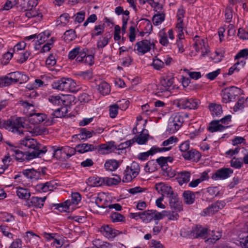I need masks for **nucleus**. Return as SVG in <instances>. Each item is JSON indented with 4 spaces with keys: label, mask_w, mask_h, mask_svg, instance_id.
Returning <instances> with one entry per match:
<instances>
[{
    "label": "nucleus",
    "mask_w": 248,
    "mask_h": 248,
    "mask_svg": "<svg viewBox=\"0 0 248 248\" xmlns=\"http://www.w3.org/2000/svg\"><path fill=\"white\" fill-rule=\"evenodd\" d=\"M185 13V10L183 8H180L178 9L176 15L177 21L175 24L177 33V39L175 45L178 48V53H182L185 51L183 45L185 39L184 31L186 27V24L184 21Z\"/></svg>",
    "instance_id": "1"
},
{
    "label": "nucleus",
    "mask_w": 248,
    "mask_h": 248,
    "mask_svg": "<svg viewBox=\"0 0 248 248\" xmlns=\"http://www.w3.org/2000/svg\"><path fill=\"white\" fill-rule=\"evenodd\" d=\"M86 52V49L77 46L69 51L68 57L70 60L76 59L78 63L92 65L94 63V56L91 54L88 55Z\"/></svg>",
    "instance_id": "2"
},
{
    "label": "nucleus",
    "mask_w": 248,
    "mask_h": 248,
    "mask_svg": "<svg viewBox=\"0 0 248 248\" xmlns=\"http://www.w3.org/2000/svg\"><path fill=\"white\" fill-rule=\"evenodd\" d=\"M52 88L61 91L75 93L79 88L76 81L71 78H63L52 84Z\"/></svg>",
    "instance_id": "3"
},
{
    "label": "nucleus",
    "mask_w": 248,
    "mask_h": 248,
    "mask_svg": "<svg viewBox=\"0 0 248 248\" xmlns=\"http://www.w3.org/2000/svg\"><path fill=\"white\" fill-rule=\"evenodd\" d=\"M37 4V0H23L24 7L28 11L25 16L28 18H32L35 22L40 21L43 17L41 10H32Z\"/></svg>",
    "instance_id": "4"
},
{
    "label": "nucleus",
    "mask_w": 248,
    "mask_h": 248,
    "mask_svg": "<svg viewBox=\"0 0 248 248\" xmlns=\"http://www.w3.org/2000/svg\"><path fill=\"white\" fill-rule=\"evenodd\" d=\"M243 94V91L236 87L226 88L222 91V101L224 103H229L233 101L237 97Z\"/></svg>",
    "instance_id": "5"
},
{
    "label": "nucleus",
    "mask_w": 248,
    "mask_h": 248,
    "mask_svg": "<svg viewBox=\"0 0 248 248\" xmlns=\"http://www.w3.org/2000/svg\"><path fill=\"white\" fill-rule=\"evenodd\" d=\"M193 47L196 52H201V56L205 57L210 52L207 40L206 38L195 36L193 38Z\"/></svg>",
    "instance_id": "6"
},
{
    "label": "nucleus",
    "mask_w": 248,
    "mask_h": 248,
    "mask_svg": "<svg viewBox=\"0 0 248 248\" xmlns=\"http://www.w3.org/2000/svg\"><path fill=\"white\" fill-rule=\"evenodd\" d=\"M21 147H25L29 149L30 153H36L38 154L37 157L45 153L46 150H42L41 149V144L33 139L26 138L20 141Z\"/></svg>",
    "instance_id": "7"
},
{
    "label": "nucleus",
    "mask_w": 248,
    "mask_h": 248,
    "mask_svg": "<svg viewBox=\"0 0 248 248\" xmlns=\"http://www.w3.org/2000/svg\"><path fill=\"white\" fill-rule=\"evenodd\" d=\"M140 171V167L139 164L136 162H133L130 165L126 167L122 179L123 182H131L139 175Z\"/></svg>",
    "instance_id": "8"
},
{
    "label": "nucleus",
    "mask_w": 248,
    "mask_h": 248,
    "mask_svg": "<svg viewBox=\"0 0 248 248\" xmlns=\"http://www.w3.org/2000/svg\"><path fill=\"white\" fill-rule=\"evenodd\" d=\"M81 197L79 193L74 192L71 194V200H68L60 204L59 210L63 212H70L74 210L76 206L81 201Z\"/></svg>",
    "instance_id": "9"
},
{
    "label": "nucleus",
    "mask_w": 248,
    "mask_h": 248,
    "mask_svg": "<svg viewBox=\"0 0 248 248\" xmlns=\"http://www.w3.org/2000/svg\"><path fill=\"white\" fill-rule=\"evenodd\" d=\"M6 143L9 145L10 149L13 152L12 155H14L15 158L18 161L30 160L37 157L38 154L36 153H30V151H26L23 153L16 149V147L14 146L9 142H7Z\"/></svg>",
    "instance_id": "10"
},
{
    "label": "nucleus",
    "mask_w": 248,
    "mask_h": 248,
    "mask_svg": "<svg viewBox=\"0 0 248 248\" xmlns=\"http://www.w3.org/2000/svg\"><path fill=\"white\" fill-rule=\"evenodd\" d=\"M183 118L179 113L172 114L169 119L167 131L170 134L176 132L182 126Z\"/></svg>",
    "instance_id": "11"
},
{
    "label": "nucleus",
    "mask_w": 248,
    "mask_h": 248,
    "mask_svg": "<svg viewBox=\"0 0 248 248\" xmlns=\"http://www.w3.org/2000/svg\"><path fill=\"white\" fill-rule=\"evenodd\" d=\"M173 83V78L163 77L160 80L157 90L159 95L167 97L171 94L170 90Z\"/></svg>",
    "instance_id": "12"
},
{
    "label": "nucleus",
    "mask_w": 248,
    "mask_h": 248,
    "mask_svg": "<svg viewBox=\"0 0 248 248\" xmlns=\"http://www.w3.org/2000/svg\"><path fill=\"white\" fill-rule=\"evenodd\" d=\"M53 156L57 159L65 158L70 157L75 153L73 148L65 146L63 147L54 146L52 147Z\"/></svg>",
    "instance_id": "13"
},
{
    "label": "nucleus",
    "mask_w": 248,
    "mask_h": 248,
    "mask_svg": "<svg viewBox=\"0 0 248 248\" xmlns=\"http://www.w3.org/2000/svg\"><path fill=\"white\" fill-rule=\"evenodd\" d=\"M154 46V43L150 40H143L136 44L134 51L138 55H143L149 52Z\"/></svg>",
    "instance_id": "14"
},
{
    "label": "nucleus",
    "mask_w": 248,
    "mask_h": 248,
    "mask_svg": "<svg viewBox=\"0 0 248 248\" xmlns=\"http://www.w3.org/2000/svg\"><path fill=\"white\" fill-rule=\"evenodd\" d=\"M72 96L70 95L59 94L49 97L48 100L55 106L68 105Z\"/></svg>",
    "instance_id": "15"
},
{
    "label": "nucleus",
    "mask_w": 248,
    "mask_h": 248,
    "mask_svg": "<svg viewBox=\"0 0 248 248\" xmlns=\"http://www.w3.org/2000/svg\"><path fill=\"white\" fill-rule=\"evenodd\" d=\"M201 104V101L198 99L181 98L178 100L179 107L182 108L196 109Z\"/></svg>",
    "instance_id": "16"
},
{
    "label": "nucleus",
    "mask_w": 248,
    "mask_h": 248,
    "mask_svg": "<svg viewBox=\"0 0 248 248\" xmlns=\"http://www.w3.org/2000/svg\"><path fill=\"white\" fill-rule=\"evenodd\" d=\"M232 173L233 170L230 168H221L213 173L211 178L215 181L224 180L230 177Z\"/></svg>",
    "instance_id": "17"
},
{
    "label": "nucleus",
    "mask_w": 248,
    "mask_h": 248,
    "mask_svg": "<svg viewBox=\"0 0 248 248\" xmlns=\"http://www.w3.org/2000/svg\"><path fill=\"white\" fill-rule=\"evenodd\" d=\"M46 120L47 116L45 114L41 113H33V112L30 116L29 124H32L37 125L36 124L42 123L45 121H46L45 122V123L47 125H51L52 124V122L51 121L49 122Z\"/></svg>",
    "instance_id": "18"
},
{
    "label": "nucleus",
    "mask_w": 248,
    "mask_h": 248,
    "mask_svg": "<svg viewBox=\"0 0 248 248\" xmlns=\"http://www.w3.org/2000/svg\"><path fill=\"white\" fill-rule=\"evenodd\" d=\"M155 189L157 192L162 195L161 197L169 198L174 194L171 187L163 183H157L155 185Z\"/></svg>",
    "instance_id": "19"
},
{
    "label": "nucleus",
    "mask_w": 248,
    "mask_h": 248,
    "mask_svg": "<svg viewBox=\"0 0 248 248\" xmlns=\"http://www.w3.org/2000/svg\"><path fill=\"white\" fill-rule=\"evenodd\" d=\"M178 142V139L175 136H171L169 139L164 140L162 143V145L164 146L162 148H158V152H165L170 151L173 146Z\"/></svg>",
    "instance_id": "20"
},
{
    "label": "nucleus",
    "mask_w": 248,
    "mask_h": 248,
    "mask_svg": "<svg viewBox=\"0 0 248 248\" xmlns=\"http://www.w3.org/2000/svg\"><path fill=\"white\" fill-rule=\"evenodd\" d=\"M100 232L108 239H112L119 234L118 231L113 229L108 225L102 226L100 229Z\"/></svg>",
    "instance_id": "21"
},
{
    "label": "nucleus",
    "mask_w": 248,
    "mask_h": 248,
    "mask_svg": "<svg viewBox=\"0 0 248 248\" xmlns=\"http://www.w3.org/2000/svg\"><path fill=\"white\" fill-rule=\"evenodd\" d=\"M169 198V203L170 208L177 212L183 210L182 203L179 201L177 196L173 194Z\"/></svg>",
    "instance_id": "22"
},
{
    "label": "nucleus",
    "mask_w": 248,
    "mask_h": 248,
    "mask_svg": "<svg viewBox=\"0 0 248 248\" xmlns=\"http://www.w3.org/2000/svg\"><path fill=\"white\" fill-rule=\"evenodd\" d=\"M116 148L114 142H109L100 145L96 149L100 154L106 155L112 152Z\"/></svg>",
    "instance_id": "23"
},
{
    "label": "nucleus",
    "mask_w": 248,
    "mask_h": 248,
    "mask_svg": "<svg viewBox=\"0 0 248 248\" xmlns=\"http://www.w3.org/2000/svg\"><path fill=\"white\" fill-rule=\"evenodd\" d=\"M225 52L226 51L224 48H217L211 55V61L216 63L221 62L225 57Z\"/></svg>",
    "instance_id": "24"
},
{
    "label": "nucleus",
    "mask_w": 248,
    "mask_h": 248,
    "mask_svg": "<svg viewBox=\"0 0 248 248\" xmlns=\"http://www.w3.org/2000/svg\"><path fill=\"white\" fill-rule=\"evenodd\" d=\"M8 76L11 84L16 82L21 83L27 80V77L19 72H15L9 73Z\"/></svg>",
    "instance_id": "25"
},
{
    "label": "nucleus",
    "mask_w": 248,
    "mask_h": 248,
    "mask_svg": "<svg viewBox=\"0 0 248 248\" xmlns=\"http://www.w3.org/2000/svg\"><path fill=\"white\" fill-rule=\"evenodd\" d=\"M18 105L23 109V112L27 116H30L35 110L34 105L28 101H20Z\"/></svg>",
    "instance_id": "26"
},
{
    "label": "nucleus",
    "mask_w": 248,
    "mask_h": 248,
    "mask_svg": "<svg viewBox=\"0 0 248 248\" xmlns=\"http://www.w3.org/2000/svg\"><path fill=\"white\" fill-rule=\"evenodd\" d=\"M55 185V183L52 181L39 184L35 186V189L39 192H46L52 191L54 188Z\"/></svg>",
    "instance_id": "27"
},
{
    "label": "nucleus",
    "mask_w": 248,
    "mask_h": 248,
    "mask_svg": "<svg viewBox=\"0 0 248 248\" xmlns=\"http://www.w3.org/2000/svg\"><path fill=\"white\" fill-rule=\"evenodd\" d=\"M50 33L49 31H46L37 35V41L35 43L34 48L35 50H40L41 45L48 40Z\"/></svg>",
    "instance_id": "28"
},
{
    "label": "nucleus",
    "mask_w": 248,
    "mask_h": 248,
    "mask_svg": "<svg viewBox=\"0 0 248 248\" xmlns=\"http://www.w3.org/2000/svg\"><path fill=\"white\" fill-rule=\"evenodd\" d=\"M96 149L97 147L95 145L88 143L80 144L77 145L75 148H74L75 150V152H77L80 154L93 151L96 150Z\"/></svg>",
    "instance_id": "29"
},
{
    "label": "nucleus",
    "mask_w": 248,
    "mask_h": 248,
    "mask_svg": "<svg viewBox=\"0 0 248 248\" xmlns=\"http://www.w3.org/2000/svg\"><path fill=\"white\" fill-rule=\"evenodd\" d=\"M186 160L198 162L201 157L199 152L195 149H190L186 154H185L183 156Z\"/></svg>",
    "instance_id": "30"
},
{
    "label": "nucleus",
    "mask_w": 248,
    "mask_h": 248,
    "mask_svg": "<svg viewBox=\"0 0 248 248\" xmlns=\"http://www.w3.org/2000/svg\"><path fill=\"white\" fill-rule=\"evenodd\" d=\"M93 199L95 200V203L98 207L104 208L106 206L108 202L107 195L106 193L103 192L99 193Z\"/></svg>",
    "instance_id": "31"
},
{
    "label": "nucleus",
    "mask_w": 248,
    "mask_h": 248,
    "mask_svg": "<svg viewBox=\"0 0 248 248\" xmlns=\"http://www.w3.org/2000/svg\"><path fill=\"white\" fill-rule=\"evenodd\" d=\"M191 177V173L189 171H183L178 172L176 179L180 185L187 183L190 180Z\"/></svg>",
    "instance_id": "32"
},
{
    "label": "nucleus",
    "mask_w": 248,
    "mask_h": 248,
    "mask_svg": "<svg viewBox=\"0 0 248 248\" xmlns=\"http://www.w3.org/2000/svg\"><path fill=\"white\" fill-rule=\"evenodd\" d=\"M158 147L154 146H153L149 151L140 153L138 155V157L140 160H146L150 155H155L156 153H158Z\"/></svg>",
    "instance_id": "33"
},
{
    "label": "nucleus",
    "mask_w": 248,
    "mask_h": 248,
    "mask_svg": "<svg viewBox=\"0 0 248 248\" xmlns=\"http://www.w3.org/2000/svg\"><path fill=\"white\" fill-rule=\"evenodd\" d=\"M228 127V126L222 124L219 121H215L211 123L208 129L210 132H214L222 131Z\"/></svg>",
    "instance_id": "34"
},
{
    "label": "nucleus",
    "mask_w": 248,
    "mask_h": 248,
    "mask_svg": "<svg viewBox=\"0 0 248 248\" xmlns=\"http://www.w3.org/2000/svg\"><path fill=\"white\" fill-rule=\"evenodd\" d=\"M16 188V195L19 198L27 200L30 197L31 192L28 189L20 186H17Z\"/></svg>",
    "instance_id": "35"
},
{
    "label": "nucleus",
    "mask_w": 248,
    "mask_h": 248,
    "mask_svg": "<svg viewBox=\"0 0 248 248\" xmlns=\"http://www.w3.org/2000/svg\"><path fill=\"white\" fill-rule=\"evenodd\" d=\"M149 137L148 131L144 129L140 134L136 136L135 140L138 144L143 145L147 142Z\"/></svg>",
    "instance_id": "36"
},
{
    "label": "nucleus",
    "mask_w": 248,
    "mask_h": 248,
    "mask_svg": "<svg viewBox=\"0 0 248 248\" xmlns=\"http://www.w3.org/2000/svg\"><path fill=\"white\" fill-rule=\"evenodd\" d=\"M246 63L245 60H242L241 61H237L232 66H231L228 70L227 75H232L235 72H239L240 70L244 67Z\"/></svg>",
    "instance_id": "37"
},
{
    "label": "nucleus",
    "mask_w": 248,
    "mask_h": 248,
    "mask_svg": "<svg viewBox=\"0 0 248 248\" xmlns=\"http://www.w3.org/2000/svg\"><path fill=\"white\" fill-rule=\"evenodd\" d=\"M87 183L91 186L98 187L105 184V179L98 177H90L88 179Z\"/></svg>",
    "instance_id": "38"
},
{
    "label": "nucleus",
    "mask_w": 248,
    "mask_h": 248,
    "mask_svg": "<svg viewBox=\"0 0 248 248\" xmlns=\"http://www.w3.org/2000/svg\"><path fill=\"white\" fill-rule=\"evenodd\" d=\"M192 232L196 237H204L208 232V229L201 226H197L193 228Z\"/></svg>",
    "instance_id": "39"
},
{
    "label": "nucleus",
    "mask_w": 248,
    "mask_h": 248,
    "mask_svg": "<svg viewBox=\"0 0 248 248\" xmlns=\"http://www.w3.org/2000/svg\"><path fill=\"white\" fill-rule=\"evenodd\" d=\"M209 109L214 116H219L222 113V107L219 104L211 103L209 105Z\"/></svg>",
    "instance_id": "40"
},
{
    "label": "nucleus",
    "mask_w": 248,
    "mask_h": 248,
    "mask_svg": "<svg viewBox=\"0 0 248 248\" xmlns=\"http://www.w3.org/2000/svg\"><path fill=\"white\" fill-rule=\"evenodd\" d=\"M93 132L86 130L85 128L81 129L80 133L73 136V138L76 137L79 140H86L93 136Z\"/></svg>",
    "instance_id": "41"
},
{
    "label": "nucleus",
    "mask_w": 248,
    "mask_h": 248,
    "mask_svg": "<svg viewBox=\"0 0 248 248\" xmlns=\"http://www.w3.org/2000/svg\"><path fill=\"white\" fill-rule=\"evenodd\" d=\"M25 240L28 243L35 244L38 243L40 238L39 236L31 231H29L26 232Z\"/></svg>",
    "instance_id": "42"
},
{
    "label": "nucleus",
    "mask_w": 248,
    "mask_h": 248,
    "mask_svg": "<svg viewBox=\"0 0 248 248\" xmlns=\"http://www.w3.org/2000/svg\"><path fill=\"white\" fill-rule=\"evenodd\" d=\"M153 17V23L155 26L160 25L165 20V15L163 13L162 10L161 12H156Z\"/></svg>",
    "instance_id": "43"
},
{
    "label": "nucleus",
    "mask_w": 248,
    "mask_h": 248,
    "mask_svg": "<svg viewBox=\"0 0 248 248\" xmlns=\"http://www.w3.org/2000/svg\"><path fill=\"white\" fill-rule=\"evenodd\" d=\"M104 166L108 170L114 171L118 168L119 163L115 159H109L106 161Z\"/></svg>",
    "instance_id": "44"
},
{
    "label": "nucleus",
    "mask_w": 248,
    "mask_h": 248,
    "mask_svg": "<svg viewBox=\"0 0 248 248\" xmlns=\"http://www.w3.org/2000/svg\"><path fill=\"white\" fill-rule=\"evenodd\" d=\"M46 199V197L42 198L32 197L31 199V203L35 207L38 208H42L44 206V202H45Z\"/></svg>",
    "instance_id": "45"
},
{
    "label": "nucleus",
    "mask_w": 248,
    "mask_h": 248,
    "mask_svg": "<svg viewBox=\"0 0 248 248\" xmlns=\"http://www.w3.org/2000/svg\"><path fill=\"white\" fill-rule=\"evenodd\" d=\"M70 16L67 13L62 14L57 20V26L63 27L66 26L69 21Z\"/></svg>",
    "instance_id": "46"
},
{
    "label": "nucleus",
    "mask_w": 248,
    "mask_h": 248,
    "mask_svg": "<svg viewBox=\"0 0 248 248\" xmlns=\"http://www.w3.org/2000/svg\"><path fill=\"white\" fill-rule=\"evenodd\" d=\"M98 90L103 95L108 94L110 92V86L106 82H101L98 86Z\"/></svg>",
    "instance_id": "47"
},
{
    "label": "nucleus",
    "mask_w": 248,
    "mask_h": 248,
    "mask_svg": "<svg viewBox=\"0 0 248 248\" xmlns=\"http://www.w3.org/2000/svg\"><path fill=\"white\" fill-rule=\"evenodd\" d=\"M183 197L185 202L188 204H192L195 201V195L193 193L186 191L183 193Z\"/></svg>",
    "instance_id": "48"
},
{
    "label": "nucleus",
    "mask_w": 248,
    "mask_h": 248,
    "mask_svg": "<svg viewBox=\"0 0 248 248\" xmlns=\"http://www.w3.org/2000/svg\"><path fill=\"white\" fill-rule=\"evenodd\" d=\"M162 0H149V4L154 8L156 12H161L162 10Z\"/></svg>",
    "instance_id": "49"
},
{
    "label": "nucleus",
    "mask_w": 248,
    "mask_h": 248,
    "mask_svg": "<svg viewBox=\"0 0 248 248\" xmlns=\"http://www.w3.org/2000/svg\"><path fill=\"white\" fill-rule=\"evenodd\" d=\"M159 43L163 46H167L169 42L167 38V35L164 30L160 31L158 33Z\"/></svg>",
    "instance_id": "50"
},
{
    "label": "nucleus",
    "mask_w": 248,
    "mask_h": 248,
    "mask_svg": "<svg viewBox=\"0 0 248 248\" xmlns=\"http://www.w3.org/2000/svg\"><path fill=\"white\" fill-rule=\"evenodd\" d=\"M154 210H147L142 212L141 220L146 223L149 222L153 220Z\"/></svg>",
    "instance_id": "51"
},
{
    "label": "nucleus",
    "mask_w": 248,
    "mask_h": 248,
    "mask_svg": "<svg viewBox=\"0 0 248 248\" xmlns=\"http://www.w3.org/2000/svg\"><path fill=\"white\" fill-rule=\"evenodd\" d=\"M51 243V246L56 248H61L64 244L65 239L63 237L60 236L58 234Z\"/></svg>",
    "instance_id": "52"
},
{
    "label": "nucleus",
    "mask_w": 248,
    "mask_h": 248,
    "mask_svg": "<svg viewBox=\"0 0 248 248\" xmlns=\"http://www.w3.org/2000/svg\"><path fill=\"white\" fill-rule=\"evenodd\" d=\"M153 67L157 70H160L164 67V62L162 60L155 57L153 58L152 63Z\"/></svg>",
    "instance_id": "53"
},
{
    "label": "nucleus",
    "mask_w": 248,
    "mask_h": 248,
    "mask_svg": "<svg viewBox=\"0 0 248 248\" xmlns=\"http://www.w3.org/2000/svg\"><path fill=\"white\" fill-rule=\"evenodd\" d=\"M13 54L14 52L11 49L4 53L0 59L1 63L4 65L7 64L13 57Z\"/></svg>",
    "instance_id": "54"
},
{
    "label": "nucleus",
    "mask_w": 248,
    "mask_h": 248,
    "mask_svg": "<svg viewBox=\"0 0 248 248\" xmlns=\"http://www.w3.org/2000/svg\"><path fill=\"white\" fill-rule=\"evenodd\" d=\"M248 59V48L240 50L234 56V60L240 61V59Z\"/></svg>",
    "instance_id": "55"
},
{
    "label": "nucleus",
    "mask_w": 248,
    "mask_h": 248,
    "mask_svg": "<svg viewBox=\"0 0 248 248\" xmlns=\"http://www.w3.org/2000/svg\"><path fill=\"white\" fill-rule=\"evenodd\" d=\"M104 179L105 183L109 186L118 185L121 181V178L119 176H116L115 177H106Z\"/></svg>",
    "instance_id": "56"
},
{
    "label": "nucleus",
    "mask_w": 248,
    "mask_h": 248,
    "mask_svg": "<svg viewBox=\"0 0 248 248\" xmlns=\"http://www.w3.org/2000/svg\"><path fill=\"white\" fill-rule=\"evenodd\" d=\"M54 42V40L53 38H51L50 39L48 40L47 42L43 46H41V48H40V52L41 53H45L49 51L53 46Z\"/></svg>",
    "instance_id": "57"
},
{
    "label": "nucleus",
    "mask_w": 248,
    "mask_h": 248,
    "mask_svg": "<svg viewBox=\"0 0 248 248\" xmlns=\"http://www.w3.org/2000/svg\"><path fill=\"white\" fill-rule=\"evenodd\" d=\"M18 54H19V56L17 61L19 63H22L28 60L31 55V52L29 50H26L23 52H19Z\"/></svg>",
    "instance_id": "58"
},
{
    "label": "nucleus",
    "mask_w": 248,
    "mask_h": 248,
    "mask_svg": "<svg viewBox=\"0 0 248 248\" xmlns=\"http://www.w3.org/2000/svg\"><path fill=\"white\" fill-rule=\"evenodd\" d=\"M179 149L181 152L182 156L185 154H186L190 150V143L188 140L185 141L181 143L179 146Z\"/></svg>",
    "instance_id": "59"
},
{
    "label": "nucleus",
    "mask_w": 248,
    "mask_h": 248,
    "mask_svg": "<svg viewBox=\"0 0 248 248\" xmlns=\"http://www.w3.org/2000/svg\"><path fill=\"white\" fill-rule=\"evenodd\" d=\"M26 46V43L25 41H20L17 43L15 46L14 48H11L12 51L16 54L18 53L19 51L24 50Z\"/></svg>",
    "instance_id": "60"
},
{
    "label": "nucleus",
    "mask_w": 248,
    "mask_h": 248,
    "mask_svg": "<svg viewBox=\"0 0 248 248\" xmlns=\"http://www.w3.org/2000/svg\"><path fill=\"white\" fill-rule=\"evenodd\" d=\"M143 27L142 30L145 31L147 33H150L152 31V25L148 19H144L142 20L141 22Z\"/></svg>",
    "instance_id": "61"
},
{
    "label": "nucleus",
    "mask_w": 248,
    "mask_h": 248,
    "mask_svg": "<svg viewBox=\"0 0 248 248\" xmlns=\"http://www.w3.org/2000/svg\"><path fill=\"white\" fill-rule=\"evenodd\" d=\"M67 110V108L65 107H61L56 109L53 112V114L56 118H62L65 116Z\"/></svg>",
    "instance_id": "62"
},
{
    "label": "nucleus",
    "mask_w": 248,
    "mask_h": 248,
    "mask_svg": "<svg viewBox=\"0 0 248 248\" xmlns=\"http://www.w3.org/2000/svg\"><path fill=\"white\" fill-rule=\"evenodd\" d=\"M17 3V0H7L6 2L1 8V10L6 11L9 10L16 5Z\"/></svg>",
    "instance_id": "63"
},
{
    "label": "nucleus",
    "mask_w": 248,
    "mask_h": 248,
    "mask_svg": "<svg viewBox=\"0 0 248 248\" xmlns=\"http://www.w3.org/2000/svg\"><path fill=\"white\" fill-rule=\"evenodd\" d=\"M76 38V34L74 31L71 30L65 32L64 39L65 41L70 42Z\"/></svg>",
    "instance_id": "64"
}]
</instances>
